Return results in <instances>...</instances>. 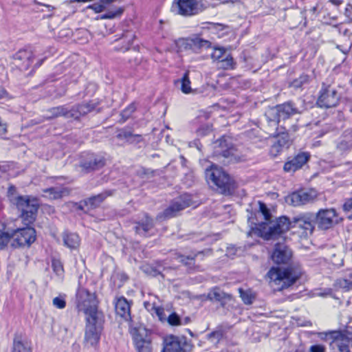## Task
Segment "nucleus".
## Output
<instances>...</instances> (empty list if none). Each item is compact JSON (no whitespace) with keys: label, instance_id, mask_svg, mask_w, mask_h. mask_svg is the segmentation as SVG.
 I'll use <instances>...</instances> for the list:
<instances>
[{"label":"nucleus","instance_id":"24","mask_svg":"<svg viewBox=\"0 0 352 352\" xmlns=\"http://www.w3.org/2000/svg\"><path fill=\"white\" fill-rule=\"evenodd\" d=\"M135 34L132 30H124L122 34L116 39V41H120L122 46L120 47H116V51L125 52L128 50L131 45L133 44Z\"/></svg>","mask_w":352,"mask_h":352},{"label":"nucleus","instance_id":"22","mask_svg":"<svg viewBox=\"0 0 352 352\" xmlns=\"http://www.w3.org/2000/svg\"><path fill=\"white\" fill-rule=\"evenodd\" d=\"M352 150V129H347L336 142V151L345 154Z\"/></svg>","mask_w":352,"mask_h":352},{"label":"nucleus","instance_id":"37","mask_svg":"<svg viewBox=\"0 0 352 352\" xmlns=\"http://www.w3.org/2000/svg\"><path fill=\"white\" fill-rule=\"evenodd\" d=\"M12 241V234L6 230L4 224H0V250L3 249Z\"/></svg>","mask_w":352,"mask_h":352},{"label":"nucleus","instance_id":"28","mask_svg":"<svg viewBox=\"0 0 352 352\" xmlns=\"http://www.w3.org/2000/svg\"><path fill=\"white\" fill-rule=\"evenodd\" d=\"M153 227V219L148 217L147 214L144 215V218L136 222L135 226V232L140 235L145 236L146 233Z\"/></svg>","mask_w":352,"mask_h":352},{"label":"nucleus","instance_id":"29","mask_svg":"<svg viewBox=\"0 0 352 352\" xmlns=\"http://www.w3.org/2000/svg\"><path fill=\"white\" fill-rule=\"evenodd\" d=\"M64 245L70 250H76L80 245V238L76 233L65 232L63 234Z\"/></svg>","mask_w":352,"mask_h":352},{"label":"nucleus","instance_id":"39","mask_svg":"<svg viewBox=\"0 0 352 352\" xmlns=\"http://www.w3.org/2000/svg\"><path fill=\"white\" fill-rule=\"evenodd\" d=\"M116 319L119 322L122 321L131 322V309H114Z\"/></svg>","mask_w":352,"mask_h":352},{"label":"nucleus","instance_id":"4","mask_svg":"<svg viewBox=\"0 0 352 352\" xmlns=\"http://www.w3.org/2000/svg\"><path fill=\"white\" fill-rule=\"evenodd\" d=\"M267 275L272 287L277 291L289 288L300 277V274L292 268L272 267Z\"/></svg>","mask_w":352,"mask_h":352},{"label":"nucleus","instance_id":"56","mask_svg":"<svg viewBox=\"0 0 352 352\" xmlns=\"http://www.w3.org/2000/svg\"><path fill=\"white\" fill-rule=\"evenodd\" d=\"M345 16L347 17V19L352 22V5L348 4L345 8L344 12Z\"/></svg>","mask_w":352,"mask_h":352},{"label":"nucleus","instance_id":"8","mask_svg":"<svg viewBox=\"0 0 352 352\" xmlns=\"http://www.w3.org/2000/svg\"><path fill=\"white\" fill-rule=\"evenodd\" d=\"M333 340L330 343L331 352H352V327L348 328L344 333L333 332Z\"/></svg>","mask_w":352,"mask_h":352},{"label":"nucleus","instance_id":"32","mask_svg":"<svg viewBox=\"0 0 352 352\" xmlns=\"http://www.w3.org/2000/svg\"><path fill=\"white\" fill-rule=\"evenodd\" d=\"M117 138L120 140H125L129 143L139 142L142 139L140 135L133 134L131 131L125 129L119 131Z\"/></svg>","mask_w":352,"mask_h":352},{"label":"nucleus","instance_id":"13","mask_svg":"<svg viewBox=\"0 0 352 352\" xmlns=\"http://www.w3.org/2000/svg\"><path fill=\"white\" fill-rule=\"evenodd\" d=\"M171 11L177 14L189 16L198 14L199 9L196 0H174Z\"/></svg>","mask_w":352,"mask_h":352},{"label":"nucleus","instance_id":"11","mask_svg":"<svg viewBox=\"0 0 352 352\" xmlns=\"http://www.w3.org/2000/svg\"><path fill=\"white\" fill-rule=\"evenodd\" d=\"M162 352H187L190 344L184 336L168 335L164 338Z\"/></svg>","mask_w":352,"mask_h":352},{"label":"nucleus","instance_id":"43","mask_svg":"<svg viewBox=\"0 0 352 352\" xmlns=\"http://www.w3.org/2000/svg\"><path fill=\"white\" fill-rule=\"evenodd\" d=\"M309 77L308 75H301L299 78L295 79L293 80V82L291 83V86L298 89L302 87L304 85H306L309 82Z\"/></svg>","mask_w":352,"mask_h":352},{"label":"nucleus","instance_id":"59","mask_svg":"<svg viewBox=\"0 0 352 352\" xmlns=\"http://www.w3.org/2000/svg\"><path fill=\"white\" fill-rule=\"evenodd\" d=\"M298 325L301 327H309L311 325V322L309 320L304 322H298Z\"/></svg>","mask_w":352,"mask_h":352},{"label":"nucleus","instance_id":"63","mask_svg":"<svg viewBox=\"0 0 352 352\" xmlns=\"http://www.w3.org/2000/svg\"><path fill=\"white\" fill-rule=\"evenodd\" d=\"M38 5L45 6L47 9V11H49V12H52L54 10V8L50 5L41 4V3H38Z\"/></svg>","mask_w":352,"mask_h":352},{"label":"nucleus","instance_id":"30","mask_svg":"<svg viewBox=\"0 0 352 352\" xmlns=\"http://www.w3.org/2000/svg\"><path fill=\"white\" fill-rule=\"evenodd\" d=\"M192 42V51L195 53H199L204 49H208L211 47V43L206 39L201 38L199 36H194L191 37Z\"/></svg>","mask_w":352,"mask_h":352},{"label":"nucleus","instance_id":"33","mask_svg":"<svg viewBox=\"0 0 352 352\" xmlns=\"http://www.w3.org/2000/svg\"><path fill=\"white\" fill-rule=\"evenodd\" d=\"M43 192L48 194L50 199H60L69 194V191L67 188H49L43 190Z\"/></svg>","mask_w":352,"mask_h":352},{"label":"nucleus","instance_id":"19","mask_svg":"<svg viewBox=\"0 0 352 352\" xmlns=\"http://www.w3.org/2000/svg\"><path fill=\"white\" fill-rule=\"evenodd\" d=\"M191 205V197L188 195H183L179 198L175 199L168 208L163 212L165 218H171L175 217L177 213Z\"/></svg>","mask_w":352,"mask_h":352},{"label":"nucleus","instance_id":"26","mask_svg":"<svg viewBox=\"0 0 352 352\" xmlns=\"http://www.w3.org/2000/svg\"><path fill=\"white\" fill-rule=\"evenodd\" d=\"M64 116L66 118H72L74 115L71 114V109H69L65 106H58L53 107L47 111L44 117L47 120Z\"/></svg>","mask_w":352,"mask_h":352},{"label":"nucleus","instance_id":"49","mask_svg":"<svg viewBox=\"0 0 352 352\" xmlns=\"http://www.w3.org/2000/svg\"><path fill=\"white\" fill-rule=\"evenodd\" d=\"M53 305L57 308H64L66 305V302L64 296H59L56 297L52 300Z\"/></svg>","mask_w":352,"mask_h":352},{"label":"nucleus","instance_id":"54","mask_svg":"<svg viewBox=\"0 0 352 352\" xmlns=\"http://www.w3.org/2000/svg\"><path fill=\"white\" fill-rule=\"evenodd\" d=\"M316 296H322V297H327V296H333V290L330 288L324 289V291L322 292H317L316 293Z\"/></svg>","mask_w":352,"mask_h":352},{"label":"nucleus","instance_id":"31","mask_svg":"<svg viewBox=\"0 0 352 352\" xmlns=\"http://www.w3.org/2000/svg\"><path fill=\"white\" fill-rule=\"evenodd\" d=\"M12 352H32L30 344L22 339L21 336H15Z\"/></svg>","mask_w":352,"mask_h":352},{"label":"nucleus","instance_id":"1","mask_svg":"<svg viewBox=\"0 0 352 352\" xmlns=\"http://www.w3.org/2000/svg\"><path fill=\"white\" fill-rule=\"evenodd\" d=\"M258 204L259 212L263 215L265 222L258 223L256 228L263 239L266 240L276 239L292 228L291 221L285 216L280 217L275 222H272L271 213L266 205L261 201H258Z\"/></svg>","mask_w":352,"mask_h":352},{"label":"nucleus","instance_id":"23","mask_svg":"<svg viewBox=\"0 0 352 352\" xmlns=\"http://www.w3.org/2000/svg\"><path fill=\"white\" fill-rule=\"evenodd\" d=\"M309 155L307 153H301L298 154L292 160L286 162L284 165L283 169L285 172H295L308 161Z\"/></svg>","mask_w":352,"mask_h":352},{"label":"nucleus","instance_id":"16","mask_svg":"<svg viewBox=\"0 0 352 352\" xmlns=\"http://www.w3.org/2000/svg\"><path fill=\"white\" fill-rule=\"evenodd\" d=\"M316 197L315 191L298 190L288 195L286 201L294 206H299L312 201Z\"/></svg>","mask_w":352,"mask_h":352},{"label":"nucleus","instance_id":"2","mask_svg":"<svg viewBox=\"0 0 352 352\" xmlns=\"http://www.w3.org/2000/svg\"><path fill=\"white\" fill-rule=\"evenodd\" d=\"M301 105L288 102L276 107H269L265 113L267 122L268 123V133L275 135L277 130L278 124L280 119H286L290 116L301 113L305 110L302 101H298Z\"/></svg>","mask_w":352,"mask_h":352},{"label":"nucleus","instance_id":"58","mask_svg":"<svg viewBox=\"0 0 352 352\" xmlns=\"http://www.w3.org/2000/svg\"><path fill=\"white\" fill-rule=\"evenodd\" d=\"M7 131V126L3 123L0 118V135H4Z\"/></svg>","mask_w":352,"mask_h":352},{"label":"nucleus","instance_id":"3","mask_svg":"<svg viewBox=\"0 0 352 352\" xmlns=\"http://www.w3.org/2000/svg\"><path fill=\"white\" fill-rule=\"evenodd\" d=\"M86 317L85 344L96 346L100 340L103 329L104 314L100 309H84Z\"/></svg>","mask_w":352,"mask_h":352},{"label":"nucleus","instance_id":"55","mask_svg":"<svg viewBox=\"0 0 352 352\" xmlns=\"http://www.w3.org/2000/svg\"><path fill=\"white\" fill-rule=\"evenodd\" d=\"M89 8L94 10L96 12H100L104 10V5L103 3H94L89 6Z\"/></svg>","mask_w":352,"mask_h":352},{"label":"nucleus","instance_id":"50","mask_svg":"<svg viewBox=\"0 0 352 352\" xmlns=\"http://www.w3.org/2000/svg\"><path fill=\"white\" fill-rule=\"evenodd\" d=\"M274 136H278L276 141L278 142V144L284 148L287 146L288 143V138L287 135L285 133H283L282 135H278V133H277V131H276V134L274 135Z\"/></svg>","mask_w":352,"mask_h":352},{"label":"nucleus","instance_id":"45","mask_svg":"<svg viewBox=\"0 0 352 352\" xmlns=\"http://www.w3.org/2000/svg\"><path fill=\"white\" fill-rule=\"evenodd\" d=\"M52 266L56 274L60 277H63L64 274V269L60 261L56 258L52 259Z\"/></svg>","mask_w":352,"mask_h":352},{"label":"nucleus","instance_id":"21","mask_svg":"<svg viewBox=\"0 0 352 352\" xmlns=\"http://www.w3.org/2000/svg\"><path fill=\"white\" fill-rule=\"evenodd\" d=\"M292 257L291 250L284 244L278 243L275 245L272 255V260L276 263H286Z\"/></svg>","mask_w":352,"mask_h":352},{"label":"nucleus","instance_id":"12","mask_svg":"<svg viewBox=\"0 0 352 352\" xmlns=\"http://www.w3.org/2000/svg\"><path fill=\"white\" fill-rule=\"evenodd\" d=\"M339 98L338 94L334 88L323 85L320 91L317 104L320 107L326 109L334 107L338 104Z\"/></svg>","mask_w":352,"mask_h":352},{"label":"nucleus","instance_id":"10","mask_svg":"<svg viewBox=\"0 0 352 352\" xmlns=\"http://www.w3.org/2000/svg\"><path fill=\"white\" fill-rule=\"evenodd\" d=\"M36 240V231L33 228H19L12 233L11 246L30 247Z\"/></svg>","mask_w":352,"mask_h":352},{"label":"nucleus","instance_id":"7","mask_svg":"<svg viewBox=\"0 0 352 352\" xmlns=\"http://www.w3.org/2000/svg\"><path fill=\"white\" fill-rule=\"evenodd\" d=\"M16 205L21 211V218L25 224L28 225L34 221L38 208L36 200L19 196L16 198Z\"/></svg>","mask_w":352,"mask_h":352},{"label":"nucleus","instance_id":"38","mask_svg":"<svg viewBox=\"0 0 352 352\" xmlns=\"http://www.w3.org/2000/svg\"><path fill=\"white\" fill-rule=\"evenodd\" d=\"M239 292L242 300L246 305L252 304L254 299L255 298V294L250 289L243 290V289L239 288Z\"/></svg>","mask_w":352,"mask_h":352},{"label":"nucleus","instance_id":"60","mask_svg":"<svg viewBox=\"0 0 352 352\" xmlns=\"http://www.w3.org/2000/svg\"><path fill=\"white\" fill-rule=\"evenodd\" d=\"M232 154L231 151L230 149L222 151V156L224 157H228Z\"/></svg>","mask_w":352,"mask_h":352},{"label":"nucleus","instance_id":"41","mask_svg":"<svg viewBox=\"0 0 352 352\" xmlns=\"http://www.w3.org/2000/svg\"><path fill=\"white\" fill-rule=\"evenodd\" d=\"M192 42L191 37L186 38H180L178 40L177 45L180 51H192Z\"/></svg>","mask_w":352,"mask_h":352},{"label":"nucleus","instance_id":"17","mask_svg":"<svg viewBox=\"0 0 352 352\" xmlns=\"http://www.w3.org/2000/svg\"><path fill=\"white\" fill-rule=\"evenodd\" d=\"M32 57L30 50H20L13 56L12 63L21 71H26L32 63Z\"/></svg>","mask_w":352,"mask_h":352},{"label":"nucleus","instance_id":"46","mask_svg":"<svg viewBox=\"0 0 352 352\" xmlns=\"http://www.w3.org/2000/svg\"><path fill=\"white\" fill-rule=\"evenodd\" d=\"M167 321L168 324L172 326H176L182 324L179 316L175 312L171 313L168 316Z\"/></svg>","mask_w":352,"mask_h":352},{"label":"nucleus","instance_id":"9","mask_svg":"<svg viewBox=\"0 0 352 352\" xmlns=\"http://www.w3.org/2000/svg\"><path fill=\"white\" fill-rule=\"evenodd\" d=\"M315 223L319 228L327 230L342 220L334 208L320 209L314 215Z\"/></svg>","mask_w":352,"mask_h":352},{"label":"nucleus","instance_id":"15","mask_svg":"<svg viewBox=\"0 0 352 352\" xmlns=\"http://www.w3.org/2000/svg\"><path fill=\"white\" fill-rule=\"evenodd\" d=\"M76 303L78 308H97L98 301L94 293L79 287L76 292Z\"/></svg>","mask_w":352,"mask_h":352},{"label":"nucleus","instance_id":"61","mask_svg":"<svg viewBox=\"0 0 352 352\" xmlns=\"http://www.w3.org/2000/svg\"><path fill=\"white\" fill-rule=\"evenodd\" d=\"M155 313L159 316L160 320H163L162 314H163L164 309H155Z\"/></svg>","mask_w":352,"mask_h":352},{"label":"nucleus","instance_id":"18","mask_svg":"<svg viewBox=\"0 0 352 352\" xmlns=\"http://www.w3.org/2000/svg\"><path fill=\"white\" fill-rule=\"evenodd\" d=\"M105 165L104 157L94 153L87 154L80 162V166L86 173L98 170Z\"/></svg>","mask_w":352,"mask_h":352},{"label":"nucleus","instance_id":"35","mask_svg":"<svg viewBox=\"0 0 352 352\" xmlns=\"http://www.w3.org/2000/svg\"><path fill=\"white\" fill-rule=\"evenodd\" d=\"M333 287L336 290L346 292L352 289V280L346 278H338L334 282Z\"/></svg>","mask_w":352,"mask_h":352},{"label":"nucleus","instance_id":"20","mask_svg":"<svg viewBox=\"0 0 352 352\" xmlns=\"http://www.w3.org/2000/svg\"><path fill=\"white\" fill-rule=\"evenodd\" d=\"M206 299L219 302L222 307L232 306L233 298L230 294H226L218 287L212 289L208 294Z\"/></svg>","mask_w":352,"mask_h":352},{"label":"nucleus","instance_id":"42","mask_svg":"<svg viewBox=\"0 0 352 352\" xmlns=\"http://www.w3.org/2000/svg\"><path fill=\"white\" fill-rule=\"evenodd\" d=\"M227 53L223 47H214L211 53V58L213 60L219 62Z\"/></svg>","mask_w":352,"mask_h":352},{"label":"nucleus","instance_id":"5","mask_svg":"<svg viewBox=\"0 0 352 352\" xmlns=\"http://www.w3.org/2000/svg\"><path fill=\"white\" fill-rule=\"evenodd\" d=\"M206 177L215 185L223 193L230 192L234 188V183L221 168L212 165L206 170Z\"/></svg>","mask_w":352,"mask_h":352},{"label":"nucleus","instance_id":"36","mask_svg":"<svg viewBox=\"0 0 352 352\" xmlns=\"http://www.w3.org/2000/svg\"><path fill=\"white\" fill-rule=\"evenodd\" d=\"M226 330L223 329V326H219L217 327L216 330L212 331L209 334H208L207 337L209 340L214 343H219L220 340L223 338L224 334L226 333Z\"/></svg>","mask_w":352,"mask_h":352},{"label":"nucleus","instance_id":"27","mask_svg":"<svg viewBox=\"0 0 352 352\" xmlns=\"http://www.w3.org/2000/svg\"><path fill=\"white\" fill-rule=\"evenodd\" d=\"M95 107L96 104L92 102L73 107L71 109V114L74 115V116H72V118L77 119L81 116H85L91 112Z\"/></svg>","mask_w":352,"mask_h":352},{"label":"nucleus","instance_id":"62","mask_svg":"<svg viewBox=\"0 0 352 352\" xmlns=\"http://www.w3.org/2000/svg\"><path fill=\"white\" fill-rule=\"evenodd\" d=\"M7 93L6 90L1 87H0V99L3 98L6 96Z\"/></svg>","mask_w":352,"mask_h":352},{"label":"nucleus","instance_id":"34","mask_svg":"<svg viewBox=\"0 0 352 352\" xmlns=\"http://www.w3.org/2000/svg\"><path fill=\"white\" fill-rule=\"evenodd\" d=\"M109 195L107 192L100 193L86 199L85 203L91 208H96Z\"/></svg>","mask_w":352,"mask_h":352},{"label":"nucleus","instance_id":"6","mask_svg":"<svg viewBox=\"0 0 352 352\" xmlns=\"http://www.w3.org/2000/svg\"><path fill=\"white\" fill-rule=\"evenodd\" d=\"M130 334L138 352H153L151 332L142 325L130 327Z\"/></svg>","mask_w":352,"mask_h":352},{"label":"nucleus","instance_id":"53","mask_svg":"<svg viewBox=\"0 0 352 352\" xmlns=\"http://www.w3.org/2000/svg\"><path fill=\"white\" fill-rule=\"evenodd\" d=\"M211 130L212 129H211L210 126H209L208 125H206V126L200 127L197 130V132L198 135H206L208 134L211 131Z\"/></svg>","mask_w":352,"mask_h":352},{"label":"nucleus","instance_id":"47","mask_svg":"<svg viewBox=\"0 0 352 352\" xmlns=\"http://www.w3.org/2000/svg\"><path fill=\"white\" fill-rule=\"evenodd\" d=\"M135 107L133 104L129 105L121 113V116L122 118V122H125L131 115L134 112Z\"/></svg>","mask_w":352,"mask_h":352},{"label":"nucleus","instance_id":"64","mask_svg":"<svg viewBox=\"0 0 352 352\" xmlns=\"http://www.w3.org/2000/svg\"><path fill=\"white\" fill-rule=\"evenodd\" d=\"M331 2L336 6H338L342 3V1L341 0H331Z\"/></svg>","mask_w":352,"mask_h":352},{"label":"nucleus","instance_id":"44","mask_svg":"<svg viewBox=\"0 0 352 352\" xmlns=\"http://www.w3.org/2000/svg\"><path fill=\"white\" fill-rule=\"evenodd\" d=\"M115 308H131V301L127 300L124 297H116L114 300Z\"/></svg>","mask_w":352,"mask_h":352},{"label":"nucleus","instance_id":"14","mask_svg":"<svg viewBox=\"0 0 352 352\" xmlns=\"http://www.w3.org/2000/svg\"><path fill=\"white\" fill-rule=\"evenodd\" d=\"M291 221L292 228H298L303 230L302 234L307 236L311 234L314 231V214L310 213L300 214Z\"/></svg>","mask_w":352,"mask_h":352},{"label":"nucleus","instance_id":"57","mask_svg":"<svg viewBox=\"0 0 352 352\" xmlns=\"http://www.w3.org/2000/svg\"><path fill=\"white\" fill-rule=\"evenodd\" d=\"M283 147H281L277 141H276L274 144L272 146L271 152L276 155L282 150Z\"/></svg>","mask_w":352,"mask_h":352},{"label":"nucleus","instance_id":"48","mask_svg":"<svg viewBox=\"0 0 352 352\" xmlns=\"http://www.w3.org/2000/svg\"><path fill=\"white\" fill-rule=\"evenodd\" d=\"M123 12L122 8H118L116 11L112 12L110 11L106 14H104L100 16V19H111L116 18V16H120Z\"/></svg>","mask_w":352,"mask_h":352},{"label":"nucleus","instance_id":"52","mask_svg":"<svg viewBox=\"0 0 352 352\" xmlns=\"http://www.w3.org/2000/svg\"><path fill=\"white\" fill-rule=\"evenodd\" d=\"M309 352H326V347L322 344H314L310 346Z\"/></svg>","mask_w":352,"mask_h":352},{"label":"nucleus","instance_id":"51","mask_svg":"<svg viewBox=\"0 0 352 352\" xmlns=\"http://www.w3.org/2000/svg\"><path fill=\"white\" fill-rule=\"evenodd\" d=\"M343 210L346 212H351L349 214L348 218L352 219V197L351 199H347L343 205Z\"/></svg>","mask_w":352,"mask_h":352},{"label":"nucleus","instance_id":"25","mask_svg":"<svg viewBox=\"0 0 352 352\" xmlns=\"http://www.w3.org/2000/svg\"><path fill=\"white\" fill-rule=\"evenodd\" d=\"M181 83V91L185 94H203L204 89L208 87L209 86L207 85L205 87H202L199 89H192L190 87L191 82L189 78V72H186L182 76V78L179 80Z\"/></svg>","mask_w":352,"mask_h":352},{"label":"nucleus","instance_id":"40","mask_svg":"<svg viewBox=\"0 0 352 352\" xmlns=\"http://www.w3.org/2000/svg\"><path fill=\"white\" fill-rule=\"evenodd\" d=\"M219 67L223 69H232L234 60L231 55L229 53H227L226 55L219 62Z\"/></svg>","mask_w":352,"mask_h":352}]
</instances>
